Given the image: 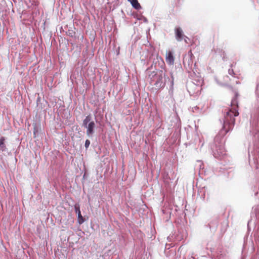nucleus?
<instances>
[{
  "mask_svg": "<svg viewBox=\"0 0 259 259\" xmlns=\"http://www.w3.org/2000/svg\"><path fill=\"white\" fill-rule=\"evenodd\" d=\"M164 76V73L162 70L151 72L148 76L150 79V84L155 85L157 88L163 87L165 85L164 82L163 81Z\"/></svg>",
  "mask_w": 259,
  "mask_h": 259,
  "instance_id": "f257e3e1",
  "label": "nucleus"
},
{
  "mask_svg": "<svg viewBox=\"0 0 259 259\" xmlns=\"http://www.w3.org/2000/svg\"><path fill=\"white\" fill-rule=\"evenodd\" d=\"M83 125L87 128V135L89 136H92L94 134V129L95 127V123L94 121L91 120V117L90 115L87 116L85 119L83 120Z\"/></svg>",
  "mask_w": 259,
  "mask_h": 259,
  "instance_id": "f03ea898",
  "label": "nucleus"
},
{
  "mask_svg": "<svg viewBox=\"0 0 259 259\" xmlns=\"http://www.w3.org/2000/svg\"><path fill=\"white\" fill-rule=\"evenodd\" d=\"M212 150L213 155L217 158H220L226 154V150L224 143H221L219 145H215L212 147Z\"/></svg>",
  "mask_w": 259,
  "mask_h": 259,
  "instance_id": "7ed1b4c3",
  "label": "nucleus"
},
{
  "mask_svg": "<svg viewBox=\"0 0 259 259\" xmlns=\"http://www.w3.org/2000/svg\"><path fill=\"white\" fill-rule=\"evenodd\" d=\"M238 96V94L237 93H235V97L232 100L231 102V108L229 110V111L226 112V113H239L238 112V105L237 102V98Z\"/></svg>",
  "mask_w": 259,
  "mask_h": 259,
  "instance_id": "20e7f679",
  "label": "nucleus"
},
{
  "mask_svg": "<svg viewBox=\"0 0 259 259\" xmlns=\"http://www.w3.org/2000/svg\"><path fill=\"white\" fill-rule=\"evenodd\" d=\"M230 78L228 75H225L218 79V83L222 86H228L230 84Z\"/></svg>",
  "mask_w": 259,
  "mask_h": 259,
  "instance_id": "39448f33",
  "label": "nucleus"
},
{
  "mask_svg": "<svg viewBox=\"0 0 259 259\" xmlns=\"http://www.w3.org/2000/svg\"><path fill=\"white\" fill-rule=\"evenodd\" d=\"M75 212L78 215V222L79 224H82L84 220L82 216L81 215V212L80 210L79 206L78 205H75L74 206Z\"/></svg>",
  "mask_w": 259,
  "mask_h": 259,
  "instance_id": "423d86ee",
  "label": "nucleus"
},
{
  "mask_svg": "<svg viewBox=\"0 0 259 259\" xmlns=\"http://www.w3.org/2000/svg\"><path fill=\"white\" fill-rule=\"evenodd\" d=\"M165 60L166 62L169 64H173L175 60L173 54L170 51H168L166 53Z\"/></svg>",
  "mask_w": 259,
  "mask_h": 259,
  "instance_id": "0eeeda50",
  "label": "nucleus"
},
{
  "mask_svg": "<svg viewBox=\"0 0 259 259\" xmlns=\"http://www.w3.org/2000/svg\"><path fill=\"white\" fill-rule=\"evenodd\" d=\"M176 38L178 41H181L183 39V31L180 28H177L175 29Z\"/></svg>",
  "mask_w": 259,
  "mask_h": 259,
  "instance_id": "6e6552de",
  "label": "nucleus"
},
{
  "mask_svg": "<svg viewBox=\"0 0 259 259\" xmlns=\"http://www.w3.org/2000/svg\"><path fill=\"white\" fill-rule=\"evenodd\" d=\"M131 3L132 6L136 10H139L141 8L140 4L139 3L138 0H127Z\"/></svg>",
  "mask_w": 259,
  "mask_h": 259,
  "instance_id": "1a4fd4ad",
  "label": "nucleus"
},
{
  "mask_svg": "<svg viewBox=\"0 0 259 259\" xmlns=\"http://www.w3.org/2000/svg\"><path fill=\"white\" fill-rule=\"evenodd\" d=\"M5 137H2L0 138V148L2 150V151H5L6 148V146L5 144Z\"/></svg>",
  "mask_w": 259,
  "mask_h": 259,
  "instance_id": "9d476101",
  "label": "nucleus"
},
{
  "mask_svg": "<svg viewBox=\"0 0 259 259\" xmlns=\"http://www.w3.org/2000/svg\"><path fill=\"white\" fill-rule=\"evenodd\" d=\"M90 140H86V141L85 142V144H84V146H85V147L86 148V149L88 148V147L90 146Z\"/></svg>",
  "mask_w": 259,
  "mask_h": 259,
  "instance_id": "9b49d317",
  "label": "nucleus"
},
{
  "mask_svg": "<svg viewBox=\"0 0 259 259\" xmlns=\"http://www.w3.org/2000/svg\"><path fill=\"white\" fill-rule=\"evenodd\" d=\"M229 73L230 75H233L234 74V71L233 69H229Z\"/></svg>",
  "mask_w": 259,
  "mask_h": 259,
  "instance_id": "f8f14e48",
  "label": "nucleus"
},
{
  "mask_svg": "<svg viewBox=\"0 0 259 259\" xmlns=\"http://www.w3.org/2000/svg\"><path fill=\"white\" fill-rule=\"evenodd\" d=\"M235 116L238 115V114H234Z\"/></svg>",
  "mask_w": 259,
  "mask_h": 259,
  "instance_id": "ddd939ff",
  "label": "nucleus"
}]
</instances>
